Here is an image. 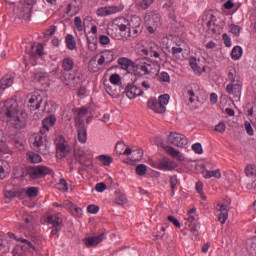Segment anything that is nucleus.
<instances>
[{"mask_svg":"<svg viewBox=\"0 0 256 256\" xmlns=\"http://www.w3.org/2000/svg\"><path fill=\"white\" fill-rule=\"evenodd\" d=\"M115 203H117V205H125L127 203V196L121 192H116Z\"/></svg>","mask_w":256,"mask_h":256,"instance_id":"ea45409f","label":"nucleus"},{"mask_svg":"<svg viewBox=\"0 0 256 256\" xmlns=\"http://www.w3.org/2000/svg\"><path fill=\"white\" fill-rule=\"evenodd\" d=\"M230 57L232 61H239L243 57V48L241 46H234L231 53Z\"/></svg>","mask_w":256,"mask_h":256,"instance_id":"2f4dec72","label":"nucleus"},{"mask_svg":"<svg viewBox=\"0 0 256 256\" xmlns=\"http://www.w3.org/2000/svg\"><path fill=\"white\" fill-rule=\"evenodd\" d=\"M229 32L232 33L235 37H239L241 35V26L231 24L229 26Z\"/></svg>","mask_w":256,"mask_h":256,"instance_id":"09e8293b","label":"nucleus"},{"mask_svg":"<svg viewBox=\"0 0 256 256\" xmlns=\"http://www.w3.org/2000/svg\"><path fill=\"white\" fill-rule=\"evenodd\" d=\"M74 25H75L77 31H80V32L83 31V20H81V17L76 16L74 18Z\"/></svg>","mask_w":256,"mask_h":256,"instance_id":"bf43d9fd","label":"nucleus"},{"mask_svg":"<svg viewBox=\"0 0 256 256\" xmlns=\"http://www.w3.org/2000/svg\"><path fill=\"white\" fill-rule=\"evenodd\" d=\"M56 157L63 159L67 157L69 153V144L65 141V138L59 136L56 141Z\"/></svg>","mask_w":256,"mask_h":256,"instance_id":"f8f14e48","label":"nucleus"},{"mask_svg":"<svg viewBox=\"0 0 256 256\" xmlns=\"http://www.w3.org/2000/svg\"><path fill=\"white\" fill-rule=\"evenodd\" d=\"M11 127L21 131L27 128L29 116L27 112L19 108L15 99L0 102V119H5Z\"/></svg>","mask_w":256,"mask_h":256,"instance_id":"f257e3e1","label":"nucleus"},{"mask_svg":"<svg viewBox=\"0 0 256 256\" xmlns=\"http://www.w3.org/2000/svg\"><path fill=\"white\" fill-rule=\"evenodd\" d=\"M65 43L69 51H75V49H77V41L75 40V36H73V34L66 35Z\"/></svg>","mask_w":256,"mask_h":256,"instance_id":"c756f323","label":"nucleus"},{"mask_svg":"<svg viewBox=\"0 0 256 256\" xmlns=\"http://www.w3.org/2000/svg\"><path fill=\"white\" fill-rule=\"evenodd\" d=\"M73 67H75V62H73V59L67 57L62 60V69L64 71H73Z\"/></svg>","mask_w":256,"mask_h":256,"instance_id":"c9c22d12","label":"nucleus"},{"mask_svg":"<svg viewBox=\"0 0 256 256\" xmlns=\"http://www.w3.org/2000/svg\"><path fill=\"white\" fill-rule=\"evenodd\" d=\"M67 211H69V213H71L74 217H83V209L77 205H74L73 202H71V206Z\"/></svg>","mask_w":256,"mask_h":256,"instance_id":"4c0bfd02","label":"nucleus"},{"mask_svg":"<svg viewBox=\"0 0 256 256\" xmlns=\"http://www.w3.org/2000/svg\"><path fill=\"white\" fill-rule=\"evenodd\" d=\"M159 81L161 83H170L171 82V76L167 72H161L158 76Z\"/></svg>","mask_w":256,"mask_h":256,"instance_id":"8fccbe9b","label":"nucleus"},{"mask_svg":"<svg viewBox=\"0 0 256 256\" xmlns=\"http://www.w3.org/2000/svg\"><path fill=\"white\" fill-rule=\"evenodd\" d=\"M33 9L29 8V6H26L25 4H22L17 12L16 15L17 17H19L20 19H23V21H29L31 19V13H32Z\"/></svg>","mask_w":256,"mask_h":256,"instance_id":"aec40b11","label":"nucleus"},{"mask_svg":"<svg viewBox=\"0 0 256 256\" xmlns=\"http://www.w3.org/2000/svg\"><path fill=\"white\" fill-rule=\"evenodd\" d=\"M115 59V53L113 50H105L101 53L99 59H98V65L100 67H103V65H111Z\"/></svg>","mask_w":256,"mask_h":256,"instance_id":"dca6fc26","label":"nucleus"},{"mask_svg":"<svg viewBox=\"0 0 256 256\" xmlns=\"http://www.w3.org/2000/svg\"><path fill=\"white\" fill-rule=\"evenodd\" d=\"M27 160L29 161V163H41V161H43V158L41 157V155L35 152H28Z\"/></svg>","mask_w":256,"mask_h":256,"instance_id":"58836bf2","label":"nucleus"},{"mask_svg":"<svg viewBox=\"0 0 256 256\" xmlns=\"http://www.w3.org/2000/svg\"><path fill=\"white\" fill-rule=\"evenodd\" d=\"M29 107H31V111H37L41 107L43 103V97L39 93V91L33 92L30 96H28Z\"/></svg>","mask_w":256,"mask_h":256,"instance_id":"2eb2a0df","label":"nucleus"},{"mask_svg":"<svg viewBox=\"0 0 256 256\" xmlns=\"http://www.w3.org/2000/svg\"><path fill=\"white\" fill-rule=\"evenodd\" d=\"M89 113V107L83 106L78 110L77 116H76V124L79 125L80 123H83V117H85Z\"/></svg>","mask_w":256,"mask_h":256,"instance_id":"72a5a7b5","label":"nucleus"},{"mask_svg":"<svg viewBox=\"0 0 256 256\" xmlns=\"http://www.w3.org/2000/svg\"><path fill=\"white\" fill-rule=\"evenodd\" d=\"M78 125V141L79 143H87V127L85 123L80 122Z\"/></svg>","mask_w":256,"mask_h":256,"instance_id":"cd10ccee","label":"nucleus"},{"mask_svg":"<svg viewBox=\"0 0 256 256\" xmlns=\"http://www.w3.org/2000/svg\"><path fill=\"white\" fill-rule=\"evenodd\" d=\"M109 81L112 85H119L121 83V76L119 74H112L109 77Z\"/></svg>","mask_w":256,"mask_h":256,"instance_id":"6e6d98bb","label":"nucleus"},{"mask_svg":"<svg viewBox=\"0 0 256 256\" xmlns=\"http://www.w3.org/2000/svg\"><path fill=\"white\" fill-rule=\"evenodd\" d=\"M202 23L215 35L223 33V23L217 21V15L213 12H205L202 16Z\"/></svg>","mask_w":256,"mask_h":256,"instance_id":"39448f33","label":"nucleus"},{"mask_svg":"<svg viewBox=\"0 0 256 256\" xmlns=\"http://www.w3.org/2000/svg\"><path fill=\"white\" fill-rule=\"evenodd\" d=\"M52 172L53 170L45 165L28 167L26 170L29 179H32L33 181H35V179H41L46 175H51Z\"/></svg>","mask_w":256,"mask_h":256,"instance_id":"423d86ee","label":"nucleus"},{"mask_svg":"<svg viewBox=\"0 0 256 256\" xmlns=\"http://www.w3.org/2000/svg\"><path fill=\"white\" fill-rule=\"evenodd\" d=\"M123 147H125V144L121 142L116 144L115 149L118 155H127L129 157L132 153H137V157H133L134 161H141V159H143V150L137 149V151H135L131 150V148H126L124 151L119 150L123 149Z\"/></svg>","mask_w":256,"mask_h":256,"instance_id":"ddd939ff","label":"nucleus"},{"mask_svg":"<svg viewBox=\"0 0 256 256\" xmlns=\"http://www.w3.org/2000/svg\"><path fill=\"white\" fill-rule=\"evenodd\" d=\"M12 255L13 256H24V255H27L25 254L23 248L21 247V245H16L12 251Z\"/></svg>","mask_w":256,"mask_h":256,"instance_id":"5fc2aeb1","label":"nucleus"},{"mask_svg":"<svg viewBox=\"0 0 256 256\" xmlns=\"http://www.w3.org/2000/svg\"><path fill=\"white\" fill-rule=\"evenodd\" d=\"M53 207H60L61 209L64 208L67 211L71 207V201L65 200V201H63V203L54 202Z\"/></svg>","mask_w":256,"mask_h":256,"instance_id":"603ef678","label":"nucleus"},{"mask_svg":"<svg viewBox=\"0 0 256 256\" xmlns=\"http://www.w3.org/2000/svg\"><path fill=\"white\" fill-rule=\"evenodd\" d=\"M99 206H97V205H93V204H91V205H88L87 206V211H88V213H90L91 215H97V213H99Z\"/></svg>","mask_w":256,"mask_h":256,"instance_id":"0e129e2a","label":"nucleus"},{"mask_svg":"<svg viewBox=\"0 0 256 256\" xmlns=\"http://www.w3.org/2000/svg\"><path fill=\"white\" fill-rule=\"evenodd\" d=\"M111 27L120 31V33L127 34L122 35L124 41H129V39H135L139 35V27H141V17L132 16L130 19L125 17H117L112 23Z\"/></svg>","mask_w":256,"mask_h":256,"instance_id":"f03ea898","label":"nucleus"},{"mask_svg":"<svg viewBox=\"0 0 256 256\" xmlns=\"http://www.w3.org/2000/svg\"><path fill=\"white\" fill-rule=\"evenodd\" d=\"M229 205L227 204H218L217 205V211H219L218 214V221L222 224L225 225L227 222V219H229V210H227Z\"/></svg>","mask_w":256,"mask_h":256,"instance_id":"a211bd4d","label":"nucleus"},{"mask_svg":"<svg viewBox=\"0 0 256 256\" xmlns=\"http://www.w3.org/2000/svg\"><path fill=\"white\" fill-rule=\"evenodd\" d=\"M172 55L175 59L183 60V48L179 46L172 47Z\"/></svg>","mask_w":256,"mask_h":256,"instance_id":"79ce46f5","label":"nucleus"},{"mask_svg":"<svg viewBox=\"0 0 256 256\" xmlns=\"http://www.w3.org/2000/svg\"><path fill=\"white\" fill-rule=\"evenodd\" d=\"M149 109H151L152 111H154V113H165V111H167V107L163 106L161 104V102L155 98H151L150 100H148L147 103Z\"/></svg>","mask_w":256,"mask_h":256,"instance_id":"6ab92c4d","label":"nucleus"},{"mask_svg":"<svg viewBox=\"0 0 256 256\" xmlns=\"http://www.w3.org/2000/svg\"><path fill=\"white\" fill-rule=\"evenodd\" d=\"M105 240V234H100L98 236H90L83 239L84 244L86 247H95V245H99L102 241Z\"/></svg>","mask_w":256,"mask_h":256,"instance_id":"4be33fe9","label":"nucleus"},{"mask_svg":"<svg viewBox=\"0 0 256 256\" xmlns=\"http://www.w3.org/2000/svg\"><path fill=\"white\" fill-rule=\"evenodd\" d=\"M26 195L27 197H30V198H35L39 195V188L37 187H28L27 190H26Z\"/></svg>","mask_w":256,"mask_h":256,"instance_id":"49530a36","label":"nucleus"},{"mask_svg":"<svg viewBox=\"0 0 256 256\" xmlns=\"http://www.w3.org/2000/svg\"><path fill=\"white\" fill-rule=\"evenodd\" d=\"M136 73L141 77H147V79H154L159 75L161 67L159 63L151 61L150 59H145L139 62L135 67Z\"/></svg>","mask_w":256,"mask_h":256,"instance_id":"20e7f679","label":"nucleus"},{"mask_svg":"<svg viewBox=\"0 0 256 256\" xmlns=\"http://www.w3.org/2000/svg\"><path fill=\"white\" fill-rule=\"evenodd\" d=\"M143 95V89L141 87L135 86V84H129L126 89V96L128 99H135Z\"/></svg>","mask_w":256,"mask_h":256,"instance_id":"412c9836","label":"nucleus"},{"mask_svg":"<svg viewBox=\"0 0 256 256\" xmlns=\"http://www.w3.org/2000/svg\"><path fill=\"white\" fill-rule=\"evenodd\" d=\"M20 243H22L20 246L26 255L37 252V247H35V245H33V243H31V241L28 239L22 238Z\"/></svg>","mask_w":256,"mask_h":256,"instance_id":"a878e982","label":"nucleus"},{"mask_svg":"<svg viewBox=\"0 0 256 256\" xmlns=\"http://www.w3.org/2000/svg\"><path fill=\"white\" fill-rule=\"evenodd\" d=\"M202 175L204 177V179H221L222 174H221V170L216 169V170H203L202 171Z\"/></svg>","mask_w":256,"mask_h":256,"instance_id":"c85d7f7f","label":"nucleus"},{"mask_svg":"<svg viewBox=\"0 0 256 256\" xmlns=\"http://www.w3.org/2000/svg\"><path fill=\"white\" fill-rule=\"evenodd\" d=\"M189 65H190L193 73H195V75H201V74L205 73V66H201L200 59H197L195 57H190Z\"/></svg>","mask_w":256,"mask_h":256,"instance_id":"f3484780","label":"nucleus"},{"mask_svg":"<svg viewBox=\"0 0 256 256\" xmlns=\"http://www.w3.org/2000/svg\"><path fill=\"white\" fill-rule=\"evenodd\" d=\"M147 173V165L145 164H139L136 166V174L140 177H143Z\"/></svg>","mask_w":256,"mask_h":256,"instance_id":"3c124183","label":"nucleus"},{"mask_svg":"<svg viewBox=\"0 0 256 256\" xmlns=\"http://www.w3.org/2000/svg\"><path fill=\"white\" fill-rule=\"evenodd\" d=\"M98 160L102 165H105L106 167H109L113 163V157L107 156V155H100L98 156Z\"/></svg>","mask_w":256,"mask_h":256,"instance_id":"a19ab883","label":"nucleus"},{"mask_svg":"<svg viewBox=\"0 0 256 256\" xmlns=\"http://www.w3.org/2000/svg\"><path fill=\"white\" fill-rule=\"evenodd\" d=\"M23 193L21 190H6L5 197L7 199H15V197H19Z\"/></svg>","mask_w":256,"mask_h":256,"instance_id":"a18cd8bd","label":"nucleus"},{"mask_svg":"<svg viewBox=\"0 0 256 256\" xmlns=\"http://www.w3.org/2000/svg\"><path fill=\"white\" fill-rule=\"evenodd\" d=\"M56 122H57V118L51 115L42 121V125H43V128L46 129V131H49V128L53 127V125H55Z\"/></svg>","mask_w":256,"mask_h":256,"instance_id":"f704fd0d","label":"nucleus"},{"mask_svg":"<svg viewBox=\"0 0 256 256\" xmlns=\"http://www.w3.org/2000/svg\"><path fill=\"white\" fill-rule=\"evenodd\" d=\"M106 93L110 95V97H117L119 93L117 92V89L113 88V86H107L106 85Z\"/></svg>","mask_w":256,"mask_h":256,"instance_id":"e2e57ef3","label":"nucleus"},{"mask_svg":"<svg viewBox=\"0 0 256 256\" xmlns=\"http://www.w3.org/2000/svg\"><path fill=\"white\" fill-rule=\"evenodd\" d=\"M245 174H246L248 177H256V168H255V165L249 164L248 166H246V168H245Z\"/></svg>","mask_w":256,"mask_h":256,"instance_id":"de8ad7c7","label":"nucleus"},{"mask_svg":"<svg viewBox=\"0 0 256 256\" xmlns=\"http://www.w3.org/2000/svg\"><path fill=\"white\" fill-rule=\"evenodd\" d=\"M123 8L119 6H103L96 10L97 17H109V15H115L117 13H121Z\"/></svg>","mask_w":256,"mask_h":256,"instance_id":"4468645a","label":"nucleus"},{"mask_svg":"<svg viewBox=\"0 0 256 256\" xmlns=\"http://www.w3.org/2000/svg\"><path fill=\"white\" fill-rule=\"evenodd\" d=\"M30 143L34 149H38L42 155L49 153V147L45 144V137L41 133L33 134L30 137Z\"/></svg>","mask_w":256,"mask_h":256,"instance_id":"6e6552de","label":"nucleus"},{"mask_svg":"<svg viewBox=\"0 0 256 256\" xmlns=\"http://www.w3.org/2000/svg\"><path fill=\"white\" fill-rule=\"evenodd\" d=\"M197 211V208H192L188 211V227L190 231V237L191 239H197L199 236V226L197 225V217L195 216V212Z\"/></svg>","mask_w":256,"mask_h":256,"instance_id":"9d476101","label":"nucleus"},{"mask_svg":"<svg viewBox=\"0 0 256 256\" xmlns=\"http://www.w3.org/2000/svg\"><path fill=\"white\" fill-rule=\"evenodd\" d=\"M144 21L147 31L155 33V31H157V27L161 25V15L156 12H148L144 17Z\"/></svg>","mask_w":256,"mask_h":256,"instance_id":"0eeeda50","label":"nucleus"},{"mask_svg":"<svg viewBox=\"0 0 256 256\" xmlns=\"http://www.w3.org/2000/svg\"><path fill=\"white\" fill-rule=\"evenodd\" d=\"M170 99L171 96H169V94H163L159 96L158 101L163 105V107H166V105H169Z\"/></svg>","mask_w":256,"mask_h":256,"instance_id":"864d4df0","label":"nucleus"},{"mask_svg":"<svg viewBox=\"0 0 256 256\" xmlns=\"http://www.w3.org/2000/svg\"><path fill=\"white\" fill-rule=\"evenodd\" d=\"M222 39H223L225 47H231V45H233V43L231 42V37H229V35L227 33H224L222 35Z\"/></svg>","mask_w":256,"mask_h":256,"instance_id":"69168bd1","label":"nucleus"},{"mask_svg":"<svg viewBox=\"0 0 256 256\" xmlns=\"http://www.w3.org/2000/svg\"><path fill=\"white\" fill-rule=\"evenodd\" d=\"M168 143L174 145V147H179L180 149H187V147H189V139H187L185 135L177 132H172L168 136Z\"/></svg>","mask_w":256,"mask_h":256,"instance_id":"1a4fd4ad","label":"nucleus"},{"mask_svg":"<svg viewBox=\"0 0 256 256\" xmlns=\"http://www.w3.org/2000/svg\"><path fill=\"white\" fill-rule=\"evenodd\" d=\"M89 51H97V42L91 41V38H87Z\"/></svg>","mask_w":256,"mask_h":256,"instance_id":"774afa93","label":"nucleus"},{"mask_svg":"<svg viewBox=\"0 0 256 256\" xmlns=\"http://www.w3.org/2000/svg\"><path fill=\"white\" fill-rule=\"evenodd\" d=\"M229 83L226 86V92L228 95H232L235 101H241V95L243 93V78L237 73V70L232 69L228 73Z\"/></svg>","mask_w":256,"mask_h":256,"instance_id":"7ed1b4c3","label":"nucleus"},{"mask_svg":"<svg viewBox=\"0 0 256 256\" xmlns=\"http://www.w3.org/2000/svg\"><path fill=\"white\" fill-rule=\"evenodd\" d=\"M118 65H121L123 69H127L133 65V61H131L129 58L122 57L118 59Z\"/></svg>","mask_w":256,"mask_h":256,"instance_id":"c03bdc74","label":"nucleus"},{"mask_svg":"<svg viewBox=\"0 0 256 256\" xmlns=\"http://www.w3.org/2000/svg\"><path fill=\"white\" fill-rule=\"evenodd\" d=\"M22 231H25L26 233H33L35 231V227L33 226V222H31V218L29 216L25 218V221L22 224Z\"/></svg>","mask_w":256,"mask_h":256,"instance_id":"473e14b6","label":"nucleus"},{"mask_svg":"<svg viewBox=\"0 0 256 256\" xmlns=\"http://www.w3.org/2000/svg\"><path fill=\"white\" fill-rule=\"evenodd\" d=\"M46 222L53 227H61V214L50 215L46 218Z\"/></svg>","mask_w":256,"mask_h":256,"instance_id":"7c9ffc66","label":"nucleus"},{"mask_svg":"<svg viewBox=\"0 0 256 256\" xmlns=\"http://www.w3.org/2000/svg\"><path fill=\"white\" fill-rule=\"evenodd\" d=\"M7 141H10L14 143V145L18 148V149H23V142L19 141V139H17L15 136H10L9 138H7Z\"/></svg>","mask_w":256,"mask_h":256,"instance_id":"13d9d810","label":"nucleus"},{"mask_svg":"<svg viewBox=\"0 0 256 256\" xmlns=\"http://www.w3.org/2000/svg\"><path fill=\"white\" fill-rule=\"evenodd\" d=\"M99 41L101 45H109V43H111V38L107 35H101Z\"/></svg>","mask_w":256,"mask_h":256,"instance_id":"338daca9","label":"nucleus"},{"mask_svg":"<svg viewBox=\"0 0 256 256\" xmlns=\"http://www.w3.org/2000/svg\"><path fill=\"white\" fill-rule=\"evenodd\" d=\"M245 130H246L247 135H249L250 137H253L255 135L253 126L251 125V122H249V121L245 122Z\"/></svg>","mask_w":256,"mask_h":256,"instance_id":"680f3d73","label":"nucleus"},{"mask_svg":"<svg viewBox=\"0 0 256 256\" xmlns=\"http://www.w3.org/2000/svg\"><path fill=\"white\" fill-rule=\"evenodd\" d=\"M154 2L155 0H142L140 2V9H143L145 11L146 9H149Z\"/></svg>","mask_w":256,"mask_h":256,"instance_id":"4d7b16f0","label":"nucleus"},{"mask_svg":"<svg viewBox=\"0 0 256 256\" xmlns=\"http://www.w3.org/2000/svg\"><path fill=\"white\" fill-rule=\"evenodd\" d=\"M88 71H90V73H98L99 63L95 59H92V60L89 61Z\"/></svg>","mask_w":256,"mask_h":256,"instance_id":"37998d69","label":"nucleus"},{"mask_svg":"<svg viewBox=\"0 0 256 256\" xmlns=\"http://www.w3.org/2000/svg\"><path fill=\"white\" fill-rule=\"evenodd\" d=\"M177 167V163L170 159H164L157 165V169L161 171H173Z\"/></svg>","mask_w":256,"mask_h":256,"instance_id":"b1692460","label":"nucleus"},{"mask_svg":"<svg viewBox=\"0 0 256 256\" xmlns=\"http://www.w3.org/2000/svg\"><path fill=\"white\" fill-rule=\"evenodd\" d=\"M15 78L11 74H6L0 80V95L2 94L1 90L5 91V89H9L13 85Z\"/></svg>","mask_w":256,"mask_h":256,"instance_id":"393cba45","label":"nucleus"},{"mask_svg":"<svg viewBox=\"0 0 256 256\" xmlns=\"http://www.w3.org/2000/svg\"><path fill=\"white\" fill-rule=\"evenodd\" d=\"M159 51H161V48L159 47V45L151 44L148 49L149 57H154L155 59H159L160 57Z\"/></svg>","mask_w":256,"mask_h":256,"instance_id":"e433bc0d","label":"nucleus"},{"mask_svg":"<svg viewBox=\"0 0 256 256\" xmlns=\"http://www.w3.org/2000/svg\"><path fill=\"white\" fill-rule=\"evenodd\" d=\"M192 151L197 155H203V146H201V143H194L192 145Z\"/></svg>","mask_w":256,"mask_h":256,"instance_id":"052dcab7","label":"nucleus"},{"mask_svg":"<svg viewBox=\"0 0 256 256\" xmlns=\"http://www.w3.org/2000/svg\"><path fill=\"white\" fill-rule=\"evenodd\" d=\"M164 151H166V153L170 155V157H173V159H177V161H185V156L183 155V153L175 149L173 146H164Z\"/></svg>","mask_w":256,"mask_h":256,"instance_id":"5701e85b","label":"nucleus"},{"mask_svg":"<svg viewBox=\"0 0 256 256\" xmlns=\"http://www.w3.org/2000/svg\"><path fill=\"white\" fill-rule=\"evenodd\" d=\"M75 157L84 167H91V165H93V161L91 160L93 155L91 154V150L89 148L84 147L79 149L75 152Z\"/></svg>","mask_w":256,"mask_h":256,"instance_id":"9b49d317","label":"nucleus"},{"mask_svg":"<svg viewBox=\"0 0 256 256\" xmlns=\"http://www.w3.org/2000/svg\"><path fill=\"white\" fill-rule=\"evenodd\" d=\"M45 49L43 48V44H33L31 45L30 57L33 59H39V57H43V52Z\"/></svg>","mask_w":256,"mask_h":256,"instance_id":"bb28decb","label":"nucleus"}]
</instances>
